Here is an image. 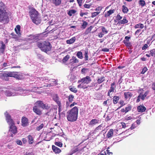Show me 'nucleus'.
<instances>
[{
	"label": "nucleus",
	"mask_w": 155,
	"mask_h": 155,
	"mask_svg": "<svg viewBox=\"0 0 155 155\" xmlns=\"http://www.w3.org/2000/svg\"><path fill=\"white\" fill-rule=\"evenodd\" d=\"M6 6L2 2H0V22L7 23L9 21L8 13L6 12Z\"/></svg>",
	"instance_id": "nucleus-1"
},
{
	"label": "nucleus",
	"mask_w": 155,
	"mask_h": 155,
	"mask_svg": "<svg viewBox=\"0 0 155 155\" xmlns=\"http://www.w3.org/2000/svg\"><path fill=\"white\" fill-rule=\"evenodd\" d=\"M78 109L75 107L67 113V119L68 121L74 122L77 120L78 114Z\"/></svg>",
	"instance_id": "nucleus-2"
},
{
	"label": "nucleus",
	"mask_w": 155,
	"mask_h": 155,
	"mask_svg": "<svg viewBox=\"0 0 155 155\" xmlns=\"http://www.w3.org/2000/svg\"><path fill=\"white\" fill-rule=\"evenodd\" d=\"M37 45L41 51L46 53L50 51L52 47L50 43L46 41L42 42H38Z\"/></svg>",
	"instance_id": "nucleus-3"
},
{
	"label": "nucleus",
	"mask_w": 155,
	"mask_h": 155,
	"mask_svg": "<svg viewBox=\"0 0 155 155\" xmlns=\"http://www.w3.org/2000/svg\"><path fill=\"white\" fill-rule=\"evenodd\" d=\"M11 71L4 72L0 73V78L5 81L9 80V77L12 76Z\"/></svg>",
	"instance_id": "nucleus-4"
},
{
	"label": "nucleus",
	"mask_w": 155,
	"mask_h": 155,
	"mask_svg": "<svg viewBox=\"0 0 155 155\" xmlns=\"http://www.w3.org/2000/svg\"><path fill=\"white\" fill-rule=\"evenodd\" d=\"M12 76L11 77H13L15 78L17 80H21L24 78L23 75L21 74H18V73H19L18 72H11Z\"/></svg>",
	"instance_id": "nucleus-5"
},
{
	"label": "nucleus",
	"mask_w": 155,
	"mask_h": 155,
	"mask_svg": "<svg viewBox=\"0 0 155 155\" xmlns=\"http://www.w3.org/2000/svg\"><path fill=\"white\" fill-rule=\"evenodd\" d=\"M29 12L30 14V16L32 20L38 17V15L39 14L38 12L33 8H31V10Z\"/></svg>",
	"instance_id": "nucleus-6"
},
{
	"label": "nucleus",
	"mask_w": 155,
	"mask_h": 155,
	"mask_svg": "<svg viewBox=\"0 0 155 155\" xmlns=\"http://www.w3.org/2000/svg\"><path fill=\"white\" fill-rule=\"evenodd\" d=\"M91 81V77L89 76H87L85 77H84L79 80L78 83L81 82L88 84L90 83Z\"/></svg>",
	"instance_id": "nucleus-7"
},
{
	"label": "nucleus",
	"mask_w": 155,
	"mask_h": 155,
	"mask_svg": "<svg viewBox=\"0 0 155 155\" xmlns=\"http://www.w3.org/2000/svg\"><path fill=\"white\" fill-rule=\"evenodd\" d=\"M50 107H51L49 104L47 103L44 104L42 109L47 110L50 109L49 113L51 112V111H54V112H56V109L55 108H51L50 109Z\"/></svg>",
	"instance_id": "nucleus-8"
},
{
	"label": "nucleus",
	"mask_w": 155,
	"mask_h": 155,
	"mask_svg": "<svg viewBox=\"0 0 155 155\" xmlns=\"http://www.w3.org/2000/svg\"><path fill=\"white\" fill-rule=\"evenodd\" d=\"M22 125L24 127H26L28 125V119L25 117H23L21 118Z\"/></svg>",
	"instance_id": "nucleus-9"
},
{
	"label": "nucleus",
	"mask_w": 155,
	"mask_h": 155,
	"mask_svg": "<svg viewBox=\"0 0 155 155\" xmlns=\"http://www.w3.org/2000/svg\"><path fill=\"white\" fill-rule=\"evenodd\" d=\"M33 111L37 114L40 115L42 114V112L37 106H35L33 107Z\"/></svg>",
	"instance_id": "nucleus-10"
},
{
	"label": "nucleus",
	"mask_w": 155,
	"mask_h": 155,
	"mask_svg": "<svg viewBox=\"0 0 155 155\" xmlns=\"http://www.w3.org/2000/svg\"><path fill=\"white\" fill-rule=\"evenodd\" d=\"M99 121V120L98 119H92L89 122L88 125L91 127H93L96 124L98 123Z\"/></svg>",
	"instance_id": "nucleus-11"
},
{
	"label": "nucleus",
	"mask_w": 155,
	"mask_h": 155,
	"mask_svg": "<svg viewBox=\"0 0 155 155\" xmlns=\"http://www.w3.org/2000/svg\"><path fill=\"white\" fill-rule=\"evenodd\" d=\"M17 128L15 125L10 126L9 131L11 132L13 134H15L17 132Z\"/></svg>",
	"instance_id": "nucleus-12"
},
{
	"label": "nucleus",
	"mask_w": 155,
	"mask_h": 155,
	"mask_svg": "<svg viewBox=\"0 0 155 155\" xmlns=\"http://www.w3.org/2000/svg\"><path fill=\"white\" fill-rule=\"evenodd\" d=\"M137 111L139 112H143L146 110V107L140 105L137 107Z\"/></svg>",
	"instance_id": "nucleus-13"
},
{
	"label": "nucleus",
	"mask_w": 155,
	"mask_h": 155,
	"mask_svg": "<svg viewBox=\"0 0 155 155\" xmlns=\"http://www.w3.org/2000/svg\"><path fill=\"white\" fill-rule=\"evenodd\" d=\"M125 99L127 100V99H130L133 95V94L130 92L128 91L125 92L124 94Z\"/></svg>",
	"instance_id": "nucleus-14"
},
{
	"label": "nucleus",
	"mask_w": 155,
	"mask_h": 155,
	"mask_svg": "<svg viewBox=\"0 0 155 155\" xmlns=\"http://www.w3.org/2000/svg\"><path fill=\"white\" fill-rule=\"evenodd\" d=\"M52 150L55 153H59L61 151L60 149L53 145L52 146Z\"/></svg>",
	"instance_id": "nucleus-15"
},
{
	"label": "nucleus",
	"mask_w": 155,
	"mask_h": 155,
	"mask_svg": "<svg viewBox=\"0 0 155 155\" xmlns=\"http://www.w3.org/2000/svg\"><path fill=\"white\" fill-rule=\"evenodd\" d=\"M115 85V83H112L110 85V89L109 90L108 93L107 95L110 96V93L111 92H113L114 91V86Z\"/></svg>",
	"instance_id": "nucleus-16"
},
{
	"label": "nucleus",
	"mask_w": 155,
	"mask_h": 155,
	"mask_svg": "<svg viewBox=\"0 0 155 155\" xmlns=\"http://www.w3.org/2000/svg\"><path fill=\"white\" fill-rule=\"evenodd\" d=\"M15 30L16 33L19 36H20L21 35V33L20 32V25H17L15 29Z\"/></svg>",
	"instance_id": "nucleus-17"
},
{
	"label": "nucleus",
	"mask_w": 155,
	"mask_h": 155,
	"mask_svg": "<svg viewBox=\"0 0 155 155\" xmlns=\"http://www.w3.org/2000/svg\"><path fill=\"white\" fill-rule=\"evenodd\" d=\"M52 3L55 6H57L61 4V0H51Z\"/></svg>",
	"instance_id": "nucleus-18"
},
{
	"label": "nucleus",
	"mask_w": 155,
	"mask_h": 155,
	"mask_svg": "<svg viewBox=\"0 0 155 155\" xmlns=\"http://www.w3.org/2000/svg\"><path fill=\"white\" fill-rule=\"evenodd\" d=\"M114 9H111L108 11L107 12L105 13L104 17L107 18L109 17L110 15L114 13Z\"/></svg>",
	"instance_id": "nucleus-19"
},
{
	"label": "nucleus",
	"mask_w": 155,
	"mask_h": 155,
	"mask_svg": "<svg viewBox=\"0 0 155 155\" xmlns=\"http://www.w3.org/2000/svg\"><path fill=\"white\" fill-rule=\"evenodd\" d=\"M44 103L42 101H38L35 103L36 106H37L41 108L42 109Z\"/></svg>",
	"instance_id": "nucleus-20"
},
{
	"label": "nucleus",
	"mask_w": 155,
	"mask_h": 155,
	"mask_svg": "<svg viewBox=\"0 0 155 155\" xmlns=\"http://www.w3.org/2000/svg\"><path fill=\"white\" fill-rule=\"evenodd\" d=\"M1 43L2 45L0 47V53L3 54L4 53L5 48V45L2 41L1 42Z\"/></svg>",
	"instance_id": "nucleus-21"
},
{
	"label": "nucleus",
	"mask_w": 155,
	"mask_h": 155,
	"mask_svg": "<svg viewBox=\"0 0 155 155\" xmlns=\"http://www.w3.org/2000/svg\"><path fill=\"white\" fill-rule=\"evenodd\" d=\"M128 22V20L127 19L126 17H124L122 20H120L118 22V24L119 25L124 24L127 23Z\"/></svg>",
	"instance_id": "nucleus-22"
},
{
	"label": "nucleus",
	"mask_w": 155,
	"mask_h": 155,
	"mask_svg": "<svg viewBox=\"0 0 155 155\" xmlns=\"http://www.w3.org/2000/svg\"><path fill=\"white\" fill-rule=\"evenodd\" d=\"M32 21L36 25H38L40 23L41 21V20L40 18L38 17L32 20Z\"/></svg>",
	"instance_id": "nucleus-23"
},
{
	"label": "nucleus",
	"mask_w": 155,
	"mask_h": 155,
	"mask_svg": "<svg viewBox=\"0 0 155 155\" xmlns=\"http://www.w3.org/2000/svg\"><path fill=\"white\" fill-rule=\"evenodd\" d=\"M53 99L57 104L61 102L59 100L58 96L57 94H55L53 95Z\"/></svg>",
	"instance_id": "nucleus-24"
},
{
	"label": "nucleus",
	"mask_w": 155,
	"mask_h": 155,
	"mask_svg": "<svg viewBox=\"0 0 155 155\" xmlns=\"http://www.w3.org/2000/svg\"><path fill=\"white\" fill-rule=\"evenodd\" d=\"M76 40L75 37H73L69 40L66 41V43L67 44H71L73 43Z\"/></svg>",
	"instance_id": "nucleus-25"
},
{
	"label": "nucleus",
	"mask_w": 155,
	"mask_h": 155,
	"mask_svg": "<svg viewBox=\"0 0 155 155\" xmlns=\"http://www.w3.org/2000/svg\"><path fill=\"white\" fill-rule=\"evenodd\" d=\"M113 135V130L112 129H110L108 131L107 134V137L108 138L112 137Z\"/></svg>",
	"instance_id": "nucleus-26"
},
{
	"label": "nucleus",
	"mask_w": 155,
	"mask_h": 155,
	"mask_svg": "<svg viewBox=\"0 0 155 155\" xmlns=\"http://www.w3.org/2000/svg\"><path fill=\"white\" fill-rule=\"evenodd\" d=\"M70 63H78L79 61L76 57L74 56L72 57V58L70 59Z\"/></svg>",
	"instance_id": "nucleus-27"
},
{
	"label": "nucleus",
	"mask_w": 155,
	"mask_h": 155,
	"mask_svg": "<svg viewBox=\"0 0 155 155\" xmlns=\"http://www.w3.org/2000/svg\"><path fill=\"white\" fill-rule=\"evenodd\" d=\"M82 22L83 23L81 27V28L82 29H84L86 28L87 25L88 23L86 21L84 20H82Z\"/></svg>",
	"instance_id": "nucleus-28"
},
{
	"label": "nucleus",
	"mask_w": 155,
	"mask_h": 155,
	"mask_svg": "<svg viewBox=\"0 0 155 155\" xmlns=\"http://www.w3.org/2000/svg\"><path fill=\"white\" fill-rule=\"evenodd\" d=\"M58 106V112H61L62 111L64 108V105H62L61 104V102L57 104Z\"/></svg>",
	"instance_id": "nucleus-29"
},
{
	"label": "nucleus",
	"mask_w": 155,
	"mask_h": 155,
	"mask_svg": "<svg viewBox=\"0 0 155 155\" xmlns=\"http://www.w3.org/2000/svg\"><path fill=\"white\" fill-rule=\"evenodd\" d=\"M68 88L71 91L74 93H76L78 91L74 87L71 86H69Z\"/></svg>",
	"instance_id": "nucleus-30"
},
{
	"label": "nucleus",
	"mask_w": 155,
	"mask_h": 155,
	"mask_svg": "<svg viewBox=\"0 0 155 155\" xmlns=\"http://www.w3.org/2000/svg\"><path fill=\"white\" fill-rule=\"evenodd\" d=\"M82 149L78 147V146H75L73 148L72 151L73 153H74L80 151Z\"/></svg>",
	"instance_id": "nucleus-31"
},
{
	"label": "nucleus",
	"mask_w": 155,
	"mask_h": 155,
	"mask_svg": "<svg viewBox=\"0 0 155 155\" xmlns=\"http://www.w3.org/2000/svg\"><path fill=\"white\" fill-rule=\"evenodd\" d=\"M119 97L117 96H114L113 97V102L114 104H116L118 102Z\"/></svg>",
	"instance_id": "nucleus-32"
},
{
	"label": "nucleus",
	"mask_w": 155,
	"mask_h": 155,
	"mask_svg": "<svg viewBox=\"0 0 155 155\" xmlns=\"http://www.w3.org/2000/svg\"><path fill=\"white\" fill-rule=\"evenodd\" d=\"M74 98V96L72 94H70L68 97V99L70 103H72L73 101Z\"/></svg>",
	"instance_id": "nucleus-33"
},
{
	"label": "nucleus",
	"mask_w": 155,
	"mask_h": 155,
	"mask_svg": "<svg viewBox=\"0 0 155 155\" xmlns=\"http://www.w3.org/2000/svg\"><path fill=\"white\" fill-rule=\"evenodd\" d=\"M76 12V11L74 9L70 10L68 12V14L70 16H71L73 14H74Z\"/></svg>",
	"instance_id": "nucleus-34"
},
{
	"label": "nucleus",
	"mask_w": 155,
	"mask_h": 155,
	"mask_svg": "<svg viewBox=\"0 0 155 155\" xmlns=\"http://www.w3.org/2000/svg\"><path fill=\"white\" fill-rule=\"evenodd\" d=\"M28 141L29 144H32L34 142L32 136L31 135H29L28 136Z\"/></svg>",
	"instance_id": "nucleus-35"
},
{
	"label": "nucleus",
	"mask_w": 155,
	"mask_h": 155,
	"mask_svg": "<svg viewBox=\"0 0 155 155\" xmlns=\"http://www.w3.org/2000/svg\"><path fill=\"white\" fill-rule=\"evenodd\" d=\"M105 77L103 76L101 77L97 80V82L98 84H100L105 81Z\"/></svg>",
	"instance_id": "nucleus-36"
},
{
	"label": "nucleus",
	"mask_w": 155,
	"mask_h": 155,
	"mask_svg": "<svg viewBox=\"0 0 155 155\" xmlns=\"http://www.w3.org/2000/svg\"><path fill=\"white\" fill-rule=\"evenodd\" d=\"M69 58L70 56L68 54L64 57L62 60V61L63 63H65L68 61Z\"/></svg>",
	"instance_id": "nucleus-37"
},
{
	"label": "nucleus",
	"mask_w": 155,
	"mask_h": 155,
	"mask_svg": "<svg viewBox=\"0 0 155 155\" xmlns=\"http://www.w3.org/2000/svg\"><path fill=\"white\" fill-rule=\"evenodd\" d=\"M122 12L124 13H127L128 11V9L124 5L122 6Z\"/></svg>",
	"instance_id": "nucleus-38"
},
{
	"label": "nucleus",
	"mask_w": 155,
	"mask_h": 155,
	"mask_svg": "<svg viewBox=\"0 0 155 155\" xmlns=\"http://www.w3.org/2000/svg\"><path fill=\"white\" fill-rule=\"evenodd\" d=\"M139 4L140 5L143 7L145 6V2L143 0H140L138 2Z\"/></svg>",
	"instance_id": "nucleus-39"
},
{
	"label": "nucleus",
	"mask_w": 155,
	"mask_h": 155,
	"mask_svg": "<svg viewBox=\"0 0 155 155\" xmlns=\"http://www.w3.org/2000/svg\"><path fill=\"white\" fill-rule=\"evenodd\" d=\"M81 83L78 86V88H82L83 89H85L86 88H87V87L86 86V85H85L84 84Z\"/></svg>",
	"instance_id": "nucleus-40"
},
{
	"label": "nucleus",
	"mask_w": 155,
	"mask_h": 155,
	"mask_svg": "<svg viewBox=\"0 0 155 155\" xmlns=\"http://www.w3.org/2000/svg\"><path fill=\"white\" fill-rule=\"evenodd\" d=\"M36 37L34 35H31L28 38V40L29 41H35Z\"/></svg>",
	"instance_id": "nucleus-41"
},
{
	"label": "nucleus",
	"mask_w": 155,
	"mask_h": 155,
	"mask_svg": "<svg viewBox=\"0 0 155 155\" xmlns=\"http://www.w3.org/2000/svg\"><path fill=\"white\" fill-rule=\"evenodd\" d=\"M77 56L80 59H82L83 58L82 53L81 51H78L77 53Z\"/></svg>",
	"instance_id": "nucleus-42"
},
{
	"label": "nucleus",
	"mask_w": 155,
	"mask_h": 155,
	"mask_svg": "<svg viewBox=\"0 0 155 155\" xmlns=\"http://www.w3.org/2000/svg\"><path fill=\"white\" fill-rule=\"evenodd\" d=\"M7 121L10 126L15 125V123L12 119H11Z\"/></svg>",
	"instance_id": "nucleus-43"
},
{
	"label": "nucleus",
	"mask_w": 155,
	"mask_h": 155,
	"mask_svg": "<svg viewBox=\"0 0 155 155\" xmlns=\"http://www.w3.org/2000/svg\"><path fill=\"white\" fill-rule=\"evenodd\" d=\"M58 114L59 115V117L60 118L61 117H65V112L64 111H63L62 112H58Z\"/></svg>",
	"instance_id": "nucleus-44"
},
{
	"label": "nucleus",
	"mask_w": 155,
	"mask_h": 155,
	"mask_svg": "<svg viewBox=\"0 0 155 155\" xmlns=\"http://www.w3.org/2000/svg\"><path fill=\"white\" fill-rule=\"evenodd\" d=\"M150 54L151 56L155 57V49L150 50Z\"/></svg>",
	"instance_id": "nucleus-45"
},
{
	"label": "nucleus",
	"mask_w": 155,
	"mask_h": 155,
	"mask_svg": "<svg viewBox=\"0 0 155 155\" xmlns=\"http://www.w3.org/2000/svg\"><path fill=\"white\" fill-rule=\"evenodd\" d=\"M93 28V27L92 26H90L89 27L87 28L85 32L87 34H88V33H90L91 31V30L92 28Z\"/></svg>",
	"instance_id": "nucleus-46"
},
{
	"label": "nucleus",
	"mask_w": 155,
	"mask_h": 155,
	"mask_svg": "<svg viewBox=\"0 0 155 155\" xmlns=\"http://www.w3.org/2000/svg\"><path fill=\"white\" fill-rule=\"evenodd\" d=\"M132 108L131 106L130 105H128L127 107H126L125 108V113H127L129 111L131 110Z\"/></svg>",
	"instance_id": "nucleus-47"
},
{
	"label": "nucleus",
	"mask_w": 155,
	"mask_h": 155,
	"mask_svg": "<svg viewBox=\"0 0 155 155\" xmlns=\"http://www.w3.org/2000/svg\"><path fill=\"white\" fill-rule=\"evenodd\" d=\"M100 13V12H95L92 13L91 17L94 18L97 15Z\"/></svg>",
	"instance_id": "nucleus-48"
},
{
	"label": "nucleus",
	"mask_w": 155,
	"mask_h": 155,
	"mask_svg": "<svg viewBox=\"0 0 155 155\" xmlns=\"http://www.w3.org/2000/svg\"><path fill=\"white\" fill-rule=\"evenodd\" d=\"M119 104L120 105V106L118 108V109L122 107L123 106L125 105V104L124 103V101L122 100H120L119 102Z\"/></svg>",
	"instance_id": "nucleus-49"
},
{
	"label": "nucleus",
	"mask_w": 155,
	"mask_h": 155,
	"mask_svg": "<svg viewBox=\"0 0 155 155\" xmlns=\"http://www.w3.org/2000/svg\"><path fill=\"white\" fill-rule=\"evenodd\" d=\"M44 124H41L39 126L37 127L36 128V130L38 131L42 129L44 127Z\"/></svg>",
	"instance_id": "nucleus-50"
},
{
	"label": "nucleus",
	"mask_w": 155,
	"mask_h": 155,
	"mask_svg": "<svg viewBox=\"0 0 155 155\" xmlns=\"http://www.w3.org/2000/svg\"><path fill=\"white\" fill-rule=\"evenodd\" d=\"M54 143L56 145L61 147H62L63 146V144L60 141L56 142L55 143Z\"/></svg>",
	"instance_id": "nucleus-51"
},
{
	"label": "nucleus",
	"mask_w": 155,
	"mask_h": 155,
	"mask_svg": "<svg viewBox=\"0 0 155 155\" xmlns=\"http://www.w3.org/2000/svg\"><path fill=\"white\" fill-rule=\"evenodd\" d=\"M88 51L87 50L85 51L84 53L85 56V61H87L88 59Z\"/></svg>",
	"instance_id": "nucleus-52"
},
{
	"label": "nucleus",
	"mask_w": 155,
	"mask_h": 155,
	"mask_svg": "<svg viewBox=\"0 0 155 155\" xmlns=\"http://www.w3.org/2000/svg\"><path fill=\"white\" fill-rule=\"evenodd\" d=\"M11 35L13 36L12 38L18 40V37L17 35L14 34V33H11Z\"/></svg>",
	"instance_id": "nucleus-53"
},
{
	"label": "nucleus",
	"mask_w": 155,
	"mask_h": 155,
	"mask_svg": "<svg viewBox=\"0 0 155 155\" xmlns=\"http://www.w3.org/2000/svg\"><path fill=\"white\" fill-rule=\"evenodd\" d=\"M148 70L147 68L146 67H144L142 69V71L141 72V74H144Z\"/></svg>",
	"instance_id": "nucleus-54"
},
{
	"label": "nucleus",
	"mask_w": 155,
	"mask_h": 155,
	"mask_svg": "<svg viewBox=\"0 0 155 155\" xmlns=\"http://www.w3.org/2000/svg\"><path fill=\"white\" fill-rule=\"evenodd\" d=\"M101 29L103 33L106 34L108 33V31L106 30L104 27L103 26L102 27Z\"/></svg>",
	"instance_id": "nucleus-55"
},
{
	"label": "nucleus",
	"mask_w": 155,
	"mask_h": 155,
	"mask_svg": "<svg viewBox=\"0 0 155 155\" xmlns=\"http://www.w3.org/2000/svg\"><path fill=\"white\" fill-rule=\"evenodd\" d=\"M6 116V120L7 121L10 120V119H11V116L8 114V113H7L6 114H5Z\"/></svg>",
	"instance_id": "nucleus-56"
},
{
	"label": "nucleus",
	"mask_w": 155,
	"mask_h": 155,
	"mask_svg": "<svg viewBox=\"0 0 155 155\" xmlns=\"http://www.w3.org/2000/svg\"><path fill=\"white\" fill-rule=\"evenodd\" d=\"M103 7L101 6H98L95 9V10L97 12H100V13L101 12V11L102 10Z\"/></svg>",
	"instance_id": "nucleus-57"
},
{
	"label": "nucleus",
	"mask_w": 155,
	"mask_h": 155,
	"mask_svg": "<svg viewBox=\"0 0 155 155\" xmlns=\"http://www.w3.org/2000/svg\"><path fill=\"white\" fill-rule=\"evenodd\" d=\"M144 26L143 24H139L136 25V28H140L141 29L143 28Z\"/></svg>",
	"instance_id": "nucleus-58"
},
{
	"label": "nucleus",
	"mask_w": 155,
	"mask_h": 155,
	"mask_svg": "<svg viewBox=\"0 0 155 155\" xmlns=\"http://www.w3.org/2000/svg\"><path fill=\"white\" fill-rule=\"evenodd\" d=\"M124 44L127 46H130L131 45L129 41H123Z\"/></svg>",
	"instance_id": "nucleus-59"
},
{
	"label": "nucleus",
	"mask_w": 155,
	"mask_h": 155,
	"mask_svg": "<svg viewBox=\"0 0 155 155\" xmlns=\"http://www.w3.org/2000/svg\"><path fill=\"white\" fill-rule=\"evenodd\" d=\"M116 18L117 20L120 21L122 18V17L120 16L119 14H118L116 17Z\"/></svg>",
	"instance_id": "nucleus-60"
},
{
	"label": "nucleus",
	"mask_w": 155,
	"mask_h": 155,
	"mask_svg": "<svg viewBox=\"0 0 155 155\" xmlns=\"http://www.w3.org/2000/svg\"><path fill=\"white\" fill-rule=\"evenodd\" d=\"M83 1V0H77V3L80 7L81 6Z\"/></svg>",
	"instance_id": "nucleus-61"
},
{
	"label": "nucleus",
	"mask_w": 155,
	"mask_h": 155,
	"mask_svg": "<svg viewBox=\"0 0 155 155\" xmlns=\"http://www.w3.org/2000/svg\"><path fill=\"white\" fill-rule=\"evenodd\" d=\"M91 6V4H85L84 5V8H90Z\"/></svg>",
	"instance_id": "nucleus-62"
},
{
	"label": "nucleus",
	"mask_w": 155,
	"mask_h": 155,
	"mask_svg": "<svg viewBox=\"0 0 155 155\" xmlns=\"http://www.w3.org/2000/svg\"><path fill=\"white\" fill-rule=\"evenodd\" d=\"M103 125L102 124H101L97 127L95 129V130H101V127H102Z\"/></svg>",
	"instance_id": "nucleus-63"
},
{
	"label": "nucleus",
	"mask_w": 155,
	"mask_h": 155,
	"mask_svg": "<svg viewBox=\"0 0 155 155\" xmlns=\"http://www.w3.org/2000/svg\"><path fill=\"white\" fill-rule=\"evenodd\" d=\"M148 47V45L147 44H144L142 48V50H144L146 49Z\"/></svg>",
	"instance_id": "nucleus-64"
}]
</instances>
